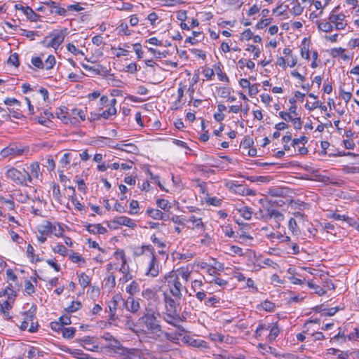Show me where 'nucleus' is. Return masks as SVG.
<instances>
[{
	"label": "nucleus",
	"mask_w": 359,
	"mask_h": 359,
	"mask_svg": "<svg viewBox=\"0 0 359 359\" xmlns=\"http://www.w3.org/2000/svg\"><path fill=\"white\" fill-rule=\"evenodd\" d=\"M313 322L317 323V322H318V320H310V321L306 322L304 325V330H303V332H300V333H298L296 335V338H297V340L298 341L303 342V341H305V339L306 338V335H309V328H308V325L310 323H313Z\"/></svg>",
	"instance_id": "obj_24"
},
{
	"label": "nucleus",
	"mask_w": 359,
	"mask_h": 359,
	"mask_svg": "<svg viewBox=\"0 0 359 359\" xmlns=\"http://www.w3.org/2000/svg\"><path fill=\"white\" fill-rule=\"evenodd\" d=\"M69 116H72L73 119H76V116H79L81 121L86 120V113L82 109H76V108L72 109L71 110V113H70Z\"/></svg>",
	"instance_id": "obj_42"
},
{
	"label": "nucleus",
	"mask_w": 359,
	"mask_h": 359,
	"mask_svg": "<svg viewBox=\"0 0 359 359\" xmlns=\"http://www.w3.org/2000/svg\"><path fill=\"white\" fill-rule=\"evenodd\" d=\"M271 328V323H259L255 330L256 337H260L263 331H269Z\"/></svg>",
	"instance_id": "obj_39"
},
{
	"label": "nucleus",
	"mask_w": 359,
	"mask_h": 359,
	"mask_svg": "<svg viewBox=\"0 0 359 359\" xmlns=\"http://www.w3.org/2000/svg\"><path fill=\"white\" fill-rule=\"evenodd\" d=\"M150 256L151 259L148 263L145 275L149 277L155 278L158 276L160 273L161 266L158 260L157 259L155 252L151 253Z\"/></svg>",
	"instance_id": "obj_8"
},
{
	"label": "nucleus",
	"mask_w": 359,
	"mask_h": 359,
	"mask_svg": "<svg viewBox=\"0 0 359 359\" xmlns=\"http://www.w3.org/2000/svg\"><path fill=\"white\" fill-rule=\"evenodd\" d=\"M109 348L114 350L116 353H119L122 351L123 348H124L121 344L116 340V339L113 340L112 341L109 342V344L108 346Z\"/></svg>",
	"instance_id": "obj_43"
},
{
	"label": "nucleus",
	"mask_w": 359,
	"mask_h": 359,
	"mask_svg": "<svg viewBox=\"0 0 359 359\" xmlns=\"http://www.w3.org/2000/svg\"><path fill=\"white\" fill-rule=\"evenodd\" d=\"M68 109L63 106L58 109V110L56 112V115L58 118L61 119L65 123H67V121L69 120L68 115L69 112L67 111Z\"/></svg>",
	"instance_id": "obj_30"
},
{
	"label": "nucleus",
	"mask_w": 359,
	"mask_h": 359,
	"mask_svg": "<svg viewBox=\"0 0 359 359\" xmlns=\"http://www.w3.org/2000/svg\"><path fill=\"white\" fill-rule=\"evenodd\" d=\"M70 260L74 263L77 264H83L85 263V259L81 257L79 253L72 252L69 255Z\"/></svg>",
	"instance_id": "obj_48"
},
{
	"label": "nucleus",
	"mask_w": 359,
	"mask_h": 359,
	"mask_svg": "<svg viewBox=\"0 0 359 359\" xmlns=\"http://www.w3.org/2000/svg\"><path fill=\"white\" fill-rule=\"evenodd\" d=\"M29 169L30 172H29V174L32 177V180L33 178L40 179V177H42V174L40 172V166L38 162H34L31 163Z\"/></svg>",
	"instance_id": "obj_22"
},
{
	"label": "nucleus",
	"mask_w": 359,
	"mask_h": 359,
	"mask_svg": "<svg viewBox=\"0 0 359 359\" xmlns=\"http://www.w3.org/2000/svg\"><path fill=\"white\" fill-rule=\"evenodd\" d=\"M157 207L165 210L168 211L170 208V205L168 200L160 198L156 201Z\"/></svg>",
	"instance_id": "obj_46"
},
{
	"label": "nucleus",
	"mask_w": 359,
	"mask_h": 359,
	"mask_svg": "<svg viewBox=\"0 0 359 359\" xmlns=\"http://www.w3.org/2000/svg\"><path fill=\"white\" fill-rule=\"evenodd\" d=\"M189 222H191L193 224L194 228H196V229H203L204 228V224L202 222V219L201 218H197L194 215H191L189 217Z\"/></svg>",
	"instance_id": "obj_41"
},
{
	"label": "nucleus",
	"mask_w": 359,
	"mask_h": 359,
	"mask_svg": "<svg viewBox=\"0 0 359 359\" xmlns=\"http://www.w3.org/2000/svg\"><path fill=\"white\" fill-rule=\"evenodd\" d=\"M67 29L64 28L62 30L57 31L55 30L49 36H51L52 39L50 41L46 43V39L48 36H46L45 39L41 42L42 44H43L46 47L48 48H53L55 50H57L59 46L62 43V42L65 40V37L67 34Z\"/></svg>",
	"instance_id": "obj_6"
},
{
	"label": "nucleus",
	"mask_w": 359,
	"mask_h": 359,
	"mask_svg": "<svg viewBox=\"0 0 359 359\" xmlns=\"http://www.w3.org/2000/svg\"><path fill=\"white\" fill-rule=\"evenodd\" d=\"M130 210L129 211V214L135 215L138 214L139 209V203L137 201L132 200L130 203Z\"/></svg>",
	"instance_id": "obj_55"
},
{
	"label": "nucleus",
	"mask_w": 359,
	"mask_h": 359,
	"mask_svg": "<svg viewBox=\"0 0 359 359\" xmlns=\"http://www.w3.org/2000/svg\"><path fill=\"white\" fill-rule=\"evenodd\" d=\"M25 151H28V149H25L17 143H11L0 151V155L3 158H14L22 156Z\"/></svg>",
	"instance_id": "obj_7"
},
{
	"label": "nucleus",
	"mask_w": 359,
	"mask_h": 359,
	"mask_svg": "<svg viewBox=\"0 0 359 359\" xmlns=\"http://www.w3.org/2000/svg\"><path fill=\"white\" fill-rule=\"evenodd\" d=\"M52 189H53V196L55 198V200L60 203H62V195L60 192V186L56 184L53 183L52 185Z\"/></svg>",
	"instance_id": "obj_34"
},
{
	"label": "nucleus",
	"mask_w": 359,
	"mask_h": 359,
	"mask_svg": "<svg viewBox=\"0 0 359 359\" xmlns=\"http://www.w3.org/2000/svg\"><path fill=\"white\" fill-rule=\"evenodd\" d=\"M215 68L219 80L221 81L229 82V78L225 73L222 72V69L220 68V64L215 65Z\"/></svg>",
	"instance_id": "obj_45"
},
{
	"label": "nucleus",
	"mask_w": 359,
	"mask_h": 359,
	"mask_svg": "<svg viewBox=\"0 0 359 359\" xmlns=\"http://www.w3.org/2000/svg\"><path fill=\"white\" fill-rule=\"evenodd\" d=\"M31 63L34 66L33 69H43L44 67L43 62L39 56H33L31 59Z\"/></svg>",
	"instance_id": "obj_40"
},
{
	"label": "nucleus",
	"mask_w": 359,
	"mask_h": 359,
	"mask_svg": "<svg viewBox=\"0 0 359 359\" xmlns=\"http://www.w3.org/2000/svg\"><path fill=\"white\" fill-rule=\"evenodd\" d=\"M56 62L55 57L53 55H48L46 61L43 62V69L50 70L53 68Z\"/></svg>",
	"instance_id": "obj_36"
},
{
	"label": "nucleus",
	"mask_w": 359,
	"mask_h": 359,
	"mask_svg": "<svg viewBox=\"0 0 359 359\" xmlns=\"http://www.w3.org/2000/svg\"><path fill=\"white\" fill-rule=\"evenodd\" d=\"M163 300L165 311L163 314V320L168 324L177 327L181 331H184L182 326L178 324L182 321V318L177 311L179 304L175 297L172 298L167 293L163 294Z\"/></svg>",
	"instance_id": "obj_2"
},
{
	"label": "nucleus",
	"mask_w": 359,
	"mask_h": 359,
	"mask_svg": "<svg viewBox=\"0 0 359 359\" xmlns=\"http://www.w3.org/2000/svg\"><path fill=\"white\" fill-rule=\"evenodd\" d=\"M175 271L178 273L179 277L181 276L184 283L189 281L191 276L190 271H189L188 270H177Z\"/></svg>",
	"instance_id": "obj_56"
},
{
	"label": "nucleus",
	"mask_w": 359,
	"mask_h": 359,
	"mask_svg": "<svg viewBox=\"0 0 359 359\" xmlns=\"http://www.w3.org/2000/svg\"><path fill=\"white\" fill-rule=\"evenodd\" d=\"M121 300V296L116 294L108 303L109 320H116V312L117 311L118 302Z\"/></svg>",
	"instance_id": "obj_12"
},
{
	"label": "nucleus",
	"mask_w": 359,
	"mask_h": 359,
	"mask_svg": "<svg viewBox=\"0 0 359 359\" xmlns=\"http://www.w3.org/2000/svg\"><path fill=\"white\" fill-rule=\"evenodd\" d=\"M0 202L1 203L5 204L9 210H13L15 208V203L12 200L7 199V198H5L3 196H1L0 197Z\"/></svg>",
	"instance_id": "obj_59"
},
{
	"label": "nucleus",
	"mask_w": 359,
	"mask_h": 359,
	"mask_svg": "<svg viewBox=\"0 0 359 359\" xmlns=\"http://www.w3.org/2000/svg\"><path fill=\"white\" fill-rule=\"evenodd\" d=\"M287 8H288V6H285V8H283V5H280L273 10V13H277V15H278V16L283 15L284 18H287V13H286V10Z\"/></svg>",
	"instance_id": "obj_53"
},
{
	"label": "nucleus",
	"mask_w": 359,
	"mask_h": 359,
	"mask_svg": "<svg viewBox=\"0 0 359 359\" xmlns=\"http://www.w3.org/2000/svg\"><path fill=\"white\" fill-rule=\"evenodd\" d=\"M6 176L17 184L28 186L32 184V177L25 170L21 172L15 168H11L6 171Z\"/></svg>",
	"instance_id": "obj_5"
},
{
	"label": "nucleus",
	"mask_w": 359,
	"mask_h": 359,
	"mask_svg": "<svg viewBox=\"0 0 359 359\" xmlns=\"http://www.w3.org/2000/svg\"><path fill=\"white\" fill-rule=\"evenodd\" d=\"M36 311V306L32 305L29 310L23 313V320L27 321L29 323L32 322L34 318H35Z\"/></svg>",
	"instance_id": "obj_27"
},
{
	"label": "nucleus",
	"mask_w": 359,
	"mask_h": 359,
	"mask_svg": "<svg viewBox=\"0 0 359 359\" xmlns=\"http://www.w3.org/2000/svg\"><path fill=\"white\" fill-rule=\"evenodd\" d=\"M288 229L291 231V233L294 235H299L300 233L299 228L297 225V219L294 218H290L288 222Z\"/></svg>",
	"instance_id": "obj_32"
},
{
	"label": "nucleus",
	"mask_w": 359,
	"mask_h": 359,
	"mask_svg": "<svg viewBox=\"0 0 359 359\" xmlns=\"http://www.w3.org/2000/svg\"><path fill=\"white\" fill-rule=\"evenodd\" d=\"M247 51L254 53L253 59L255 60L258 58L260 55L261 51L259 48H257L254 45H249L248 48L245 49Z\"/></svg>",
	"instance_id": "obj_58"
},
{
	"label": "nucleus",
	"mask_w": 359,
	"mask_h": 359,
	"mask_svg": "<svg viewBox=\"0 0 359 359\" xmlns=\"http://www.w3.org/2000/svg\"><path fill=\"white\" fill-rule=\"evenodd\" d=\"M127 293L130 297H133L135 294L140 292V285L136 281L131 282L126 288Z\"/></svg>",
	"instance_id": "obj_29"
},
{
	"label": "nucleus",
	"mask_w": 359,
	"mask_h": 359,
	"mask_svg": "<svg viewBox=\"0 0 359 359\" xmlns=\"http://www.w3.org/2000/svg\"><path fill=\"white\" fill-rule=\"evenodd\" d=\"M147 214L154 219L165 220L164 219V214L158 209L147 208Z\"/></svg>",
	"instance_id": "obj_28"
},
{
	"label": "nucleus",
	"mask_w": 359,
	"mask_h": 359,
	"mask_svg": "<svg viewBox=\"0 0 359 359\" xmlns=\"http://www.w3.org/2000/svg\"><path fill=\"white\" fill-rule=\"evenodd\" d=\"M149 252L150 255L154 252L155 250L151 245H142L141 247L135 248L133 255L135 257H140L144 254L145 252Z\"/></svg>",
	"instance_id": "obj_20"
},
{
	"label": "nucleus",
	"mask_w": 359,
	"mask_h": 359,
	"mask_svg": "<svg viewBox=\"0 0 359 359\" xmlns=\"http://www.w3.org/2000/svg\"><path fill=\"white\" fill-rule=\"evenodd\" d=\"M179 332H173V333H169L167 332H164L163 330V338L164 337L165 339L175 344H180V337L182 336V332L184 331H181L178 329Z\"/></svg>",
	"instance_id": "obj_18"
},
{
	"label": "nucleus",
	"mask_w": 359,
	"mask_h": 359,
	"mask_svg": "<svg viewBox=\"0 0 359 359\" xmlns=\"http://www.w3.org/2000/svg\"><path fill=\"white\" fill-rule=\"evenodd\" d=\"M275 202L269 201L266 205L264 206V211L259 210L261 214L260 217L266 222L274 219L276 222V227L279 229L280 226V222L284 220V215L280 211L274 207Z\"/></svg>",
	"instance_id": "obj_4"
},
{
	"label": "nucleus",
	"mask_w": 359,
	"mask_h": 359,
	"mask_svg": "<svg viewBox=\"0 0 359 359\" xmlns=\"http://www.w3.org/2000/svg\"><path fill=\"white\" fill-rule=\"evenodd\" d=\"M198 25L199 22L198 19L192 18L190 24L188 25L187 23L185 22H181L180 26L182 29L189 30L191 28L198 26Z\"/></svg>",
	"instance_id": "obj_50"
},
{
	"label": "nucleus",
	"mask_w": 359,
	"mask_h": 359,
	"mask_svg": "<svg viewBox=\"0 0 359 359\" xmlns=\"http://www.w3.org/2000/svg\"><path fill=\"white\" fill-rule=\"evenodd\" d=\"M339 95L346 103L348 102L352 97V93L351 92H346L341 88L339 89Z\"/></svg>",
	"instance_id": "obj_57"
},
{
	"label": "nucleus",
	"mask_w": 359,
	"mask_h": 359,
	"mask_svg": "<svg viewBox=\"0 0 359 359\" xmlns=\"http://www.w3.org/2000/svg\"><path fill=\"white\" fill-rule=\"evenodd\" d=\"M26 10L27 11H25V15H26L27 20L34 22L41 21V16L36 14L31 7L26 6Z\"/></svg>",
	"instance_id": "obj_23"
},
{
	"label": "nucleus",
	"mask_w": 359,
	"mask_h": 359,
	"mask_svg": "<svg viewBox=\"0 0 359 359\" xmlns=\"http://www.w3.org/2000/svg\"><path fill=\"white\" fill-rule=\"evenodd\" d=\"M81 307V304L78 301H73L69 306H67L65 310L68 313H74L79 310Z\"/></svg>",
	"instance_id": "obj_49"
},
{
	"label": "nucleus",
	"mask_w": 359,
	"mask_h": 359,
	"mask_svg": "<svg viewBox=\"0 0 359 359\" xmlns=\"http://www.w3.org/2000/svg\"><path fill=\"white\" fill-rule=\"evenodd\" d=\"M280 332V329L278 325V323H271V328L269 330V334L267 336V341L269 342L273 341L279 335Z\"/></svg>",
	"instance_id": "obj_21"
},
{
	"label": "nucleus",
	"mask_w": 359,
	"mask_h": 359,
	"mask_svg": "<svg viewBox=\"0 0 359 359\" xmlns=\"http://www.w3.org/2000/svg\"><path fill=\"white\" fill-rule=\"evenodd\" d=\"M39 231L42 234L52 233L56 236H60L62 234L63 229L60 226H57L50 222L46 221L44 224L40 226Z\"/></svg>",
	"instance_id": "obj_10"
},
{
	"label": "nucleus",
	"mask_w": 359,
	"mask_h": 359,
	"mask_svg": "<svg viewBox=\"0 0 359 359\" xmlns=\"http://www.w3.org/2000/svg\"><path fill=\"white\" fill-rule=\"evenodd\" d=\"M48 8V13L50 14H56L60 16H67V9L60 6V4L49 0L43 3Z\"/></svg>",
	"instance_id": "obj_11"
},
{
	"label": "nucleus",
	"mask_w": 359,
	"mask_h": 359,
	"mask_svg": "<svg viewBox=\"0 0 359 359\" xmlns=\"http://www.w3.org/2000/svg\"><path fill=\"white\" fill-rule=\"evenodd\" d=\"M112 224H116V225H123L132 229H134L136 226V224L135 222L126 216H120L115 217L112 221Z\"/></svg>",
	"instance_id": "obj_14"
},
{
	"label": "nucleus",
	"mask_w": 359,
	"mask_h": 359,
	"mask_svg": "<svg viewBox=\"0 0 359 359\" xmlns=\"http://www.w3.org/2000/svg\"><path fill=\"white\" fill-rule=\"evenodd\" d=\"M138 322L142 327V331L145 334H150L153 339L163 340V329L154 313H144L139 318Z\"/></svg>",
	"instance_id": "obj_1"
},
{
	"label": "nucleus",
	"mask_w": 359,
	"mask_h": 359,
	"mask_svg": "<svg viewBox=\"0 0 359 359\" xmlns=\"http://www.w3.org/2000/svg\"><path fill=\"white\" fill-rule=\"evenodd\" d=\"M316 24L320 31L326 33L331 32L334 27L328 19L327 20H316Z\"/></svg>",
	"instance_id": "obj_16"
},
{
	"label": "nucleus",
	"mask_w": 359,
	"mask_h": 359,
	"mask_svg": "<svg viewBox=\"0 0 359 359\" xmlns=\"http://www.w3.org/2000/svg\"><path fill=\"white\" fill-rule=\"evenodd\" d=\"M294 6L290 9V12L295 16L300 15L304 11V7L301 6L298 1H296Z\"/></svg>",
	"instance_id": "obj_44"
},
{
	"label": "nucleus",
	"mask_w": 359,
	"mask_h": 359,
	"mask_svg": "<svg viewBox=\"0 0 359 359\" xmlns=\"http://www.w3.org/2000/svg\"><path fill=\"white\" fill-rule=\"evenodd\" d=\"M8 63L13 65L15 67H18L20 65L18 55L17 53L11 55L8 60Z\"/></svg>",
	"instance_id": "obj_60"
},
{
	"label": "nucleus",
	"mask_w": 359,
	"mask_h": 359,
	"mask_svg": "<svg viewBox=\"0 0 359 359\" xmlns=\"http://www.w3.org/2000/svg\"><path fill=\"white\" fill-rule=\"evenodd\" d=\"M121 354L125 355L128 359H141L142 352L138 348H123Z\"/></svg>",
	"instance_id": "obj_13"
},
{
	"label": "nucleus",
	"mask_w": 359,
	"mask_h": 359,
	"mask_svg": "<svg viewBox=\"0 0 359 359\" xmlns=\"http://www.w3.org/2000/svg\"><path fill=\"white\" fill-rule=\"evenodd\" d=\"M114 257L116 259L120 258L122 261V266L120 269V271H123V270L125 269V265L126 264V254L123 250H117L114 252Z\"/></svg>",
	"instance_id": "obj_38"
},
{
	"label": "nucleus",
	"mask_w": 359,
	"mask_h": 359,
	"mask_svg": "<svg viewBox=\"0 0 359 359\" xmlns=\"http://www.w3.org/2000/svg\"><path fill=\"white\" fill-rule=\"evenodd\" d=\"M25 291L28 294H32L35 292V288L34 285L29 281L26 280L25 283Z\"/></svg>",
	"instance_id": "obj_64"
},
{
	"label": "nucleus",
	"mask_w": 359,
	"mask_h": 359,
	"mask_svg": "<svg viewBox=\"0 0 359 359\" xmlns=\"http://www.w3.org/2000/svg\"><path fill=\"white\" fill-rule=\"evenodd\" d=\"M161 281L167 283L170 294L175 297L176 299H181L182 297V292H187L186 287L180 282L178 273L174 270L167 273L163 276Z\"/></svg>",
	"instance_id": "obj_3"
},
{
	"label": "nucleus",
	"mask_w": 359,
	"mask_h": 359,
	"mask_svg": "<svg viewBox=\"0 0 359 359\" xmlns=\"http://www.w3.org/2000/svg\"><path fill=\"white\" fill-rule=\"evenodd\" d=\"M79 283L83 288H86L90 283V277L84 273L79 276Z\"/></svg>",
	"instance_id": "obj_37"
},
{
	"label": "nucleus",
	"mask_w": 359,
	"mask_h": 359,
	"mask_svg": "<svg viewBox=\"0 0 359 359\" xmlns=\"http://www.w3.org/2000/svg\"><path fill=\"white\" fill-rule=\"evenodd\" d=\"M124 148L125 151L128 153L135 154L138 151V148L133 143H126V147H124Z\"/></svg>",
	"instance_id": "obj_61"
},
{
	"label": "nucleus",
	"mask_w": 359,
	"mask_h": 359,
	"mask_svg": "<svg viewBox=\"0 0 359 359\" xmlns=\"http://www.w3.org/2000/svg\"><path fill=\"white\" fill-rule=\"evenodd\" d=\"M328 20H330L337 30L344 29L347 25L346 15L343 13H339V14L330 13Z\"/></svg>",
	"instance_id": "obj_9"
},
{
	"label": "nucleus",
	"mask_w": 359,
	"mask_h": 359,
	"mask_svg": "<svg viewBox=\"0 0 359 359\" xmlns=\"http://www.w3.org/2000/svg\"><path fill=\"white\" fill-rule=\"evenodd\" d=\"M52 250L55 253H58L62 256H65L67 254V248L62 244H57V245L52 248Z\"/></svg>",
	"instance_id": "obj_47"
},
{
	"label": "nucleus",
	"mask_w": 359,
	"mask_h": 359,
	"mask_svg": "<svg viewBox=\"0 0 359 359\" xmlns=\"http://www.w3.org/2000/svg\"><path fill=\"white\" fill-rule=\"evenodd\" d=\"M140 299H135L133 297H128L126 302L127 310L133 313L137 312L140 309Z\"/></svg>",
	"instance_id": "obj_15"
},
{
	"label": "nucleus",
	"mask_w": 359,
	"mask_h": 359,
	"mask_svg": "<svg viewBox=\"0 0 359 359\" xmlns=\"http://www.w3.org/2000/svg\"><path fill=\"white\" fill-rule=\"evenodd\" d=\"M21 31V35L22 36H25L32 40H34V36L37 35V32H34V31H28L27 29H20Z\"/></svg>",
	"instance_id": "obj_63"
},
{
	"label": "nucleus",
	"mask_w": 359,
	"mask_h": 359,
	"mask_svg": "<svg viewBox=\"0 0 359 359\" xmlns=\"http://www.w3.org/2000/svg\"><path fill=\"white\" fill-rule=\"evenodd\" d=\"M151 241L154 244H156L158 248H164L166 246V244L165 243V242H163V241H161V239L157 238L155 234H153L151 236Z\"/></svg>",
	"instance_id": "obj_62"
},
{
	"label": "nucleus",
	"mask_w": 359,
	"mask_h": 359,
	"mask_svg": "<svg viewBox=\"0 0 359 359\" xmlns=\"http://www.w3.org/2000/svg\"><path fill=\"white\" fill-rule=\"evenodd\" d=\"M261 306L264 310L269 312L273 311L276 308V305L274 303L267 300L263 302Z\"/></svg>",
	"instance_id": "obj_54"
},
{
	"label": "nucleus",
	"mask_w": 359,
	"mask_h": 359,
	"mask_svg": "<svg viewBox=\"0 0 359 359\" xmlns=\"http://www.w3.org/2000/svg\"><path fill=\"white\" fill-rule=\"evenodd\" d=\"M27 255L29 258H30V261L32 262H37L41 261L39 256L35 255L34 249L31 244H29L27 248Z\"/></svg>",
	"instance_id": "obj_33"
},
{
	"label": "nucleus",
	"mask_w": 359,
	"mask_h": 359,
	"mask_svg": "<svg viewBox=\"0 0 359 359\" xmlns=\"http://www.w3.org/2000/svg\"><path fill=\"white\" fill-rule=\"evenodd\" d=\"M241 216L245 219L249 220L252 217V209L248 206H242L237 209Z\"/></svg>",
	"instance_id": "obj_31"
},
{
	"label": "nucleus",
	"mask_w": 359,
	"mask_h": 359,
	"mask_svg": "<svg viewBox=\"0 0 359 359\" xmlns=\"http://www.w3.org/2000/svg\"><path fill=\"white\" fill-rule=\"evenodd\" d=\"M62 337L65 339H72L76 332V328L73 327H63L62 330Z\"/></svg>",
	"instance_id": "obj_35"
},
{
	"label": "nucleus",
	"mask_w": 359,
	"mask_h": 359,
	"mask_svg": "<svg viewBox=\"0 0 359 359\" xmlns=\"http://www.w3.org/2000/svg\"><path fill=\"white\" fill-rule=\"evenodd\" d=\"M68 189L72 191V195H69V199L72 205L74 206L75 209L81 211L83 208V205L76 198L75 189L73 187H68Z\"/></svg>",
	"instance_id": "obj_26"
},
{
	"label": "nucleus",
	"mask_w": 359,
	"mask_h": 359,
	"mask_svg": "<svg viewBox=\"0 0 359 359\" xmlns=\"http://www.w3.org/2000/svg\"><path fill=\"white\" fill-rule=\"evenodd\" d=\"M116 31L120 36H130L132 31L129 29L128 25L126 22H121L116 28Z\"/></svg>",
	"instance_id": "obj_25"
},
{
	"label": "nucleus",
	"mask_w": 359,
	"mask_h": 359,
	"mask_svg": "<svg viewBox=\"0 0 359 359\" xmlns=\"http://www.w3.org/2000/svg\"><path fill=\"white\" fill-rule=\"evenodd\" d=\"M85 226L86 228V230L90 233L104 234L107 231L106 228L102 226L100 224H88Z\"/></svg>",
	"instance_id": "obj_19"
},
{
	"label": "nucleus",
	"mask_w": 359,
	"mask_h": 359,
	"mask_svg": "<svg viewBox=\"0 0 359 359\" xmlns=\"http://www.w3.org/2000/svg\"><path fill=\"white\" fill-rule=\"evenodd\" d=\"M116 114V109L115 107H109V109L104 110L102 113L100 114L102 118L104 119H107L109 116L115 115Z\"/></svg>",
	"instance_id": "obj_52"
},
{
	"label": "nucleus",
	"mask_w": 359,
	"mask_h": 359,
	"mask_svg": "<svg viewBox=\"0 0 359 359\" xmlns=\"http://www.w3.org/2000/svg\"><path fill=\"white\" fill-rule=\"evenodd\" d=\"M186 342L193 347L200 348L201 349H207L209 348L208 344L205 341L194 339L190 337H187Z\"/></svg>",
	"instance_id": "obj_17"
},
{
	"label": "nucleus",
	"mask_w": 359,
	"mask_h": 359,
	"mask_svg": "<svg viewBox=\"0 0 359 359\" xmlns=\"http://www.w3.org/2000/svg\"><path fill=\"white\" fill-rule=\"evenodd\" d=\"M305 40H306V39H304V41L301 46V55L303 58H304L306 60H309V57H310L309 56V45H307L305 43Z\"/></svg>",
	"instance_id": "obj_51"
}]
</instances>
